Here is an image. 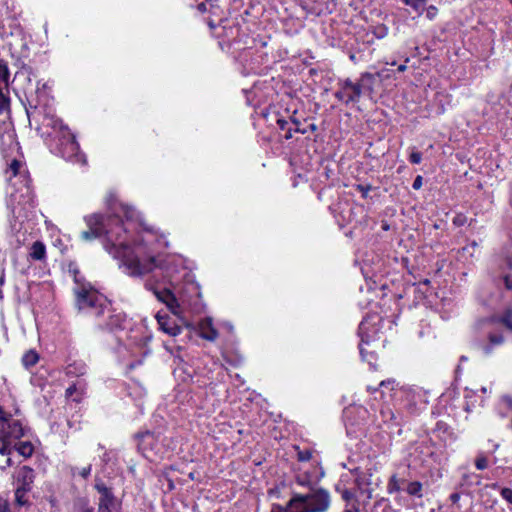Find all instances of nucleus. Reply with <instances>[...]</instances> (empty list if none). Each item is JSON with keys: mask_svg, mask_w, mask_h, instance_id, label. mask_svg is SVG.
Wrapping results in <instances>:
<instances>
[{"mask_svg": "<svg viewBox=\"0 0 512 512\" xmlns=\"http://www.w3.org/2000/svg\"><path fill=\"white\" fill-rule=\"evenodd\" d=\"M84 221L88 229L81 232V239L92 241L106 235L110 243L105 245L106 250L115 258L121 259L126 274L133 277L143 276L158 267L155 257L141 260L134 254L126 237L127 230L118 214L105 218L99 213H94L85 216Z\"/></svg>", "mask_w": 512, "mask_h": 512, "instance_id": "f257e3e1", "label": "nucleus"}, {"mask_svg": "<svg viewBox=\"0 0 512 512\" xmlns=\"http://www.w3.org/2000/svg\"><path fill=\"white\" fill-rule=\"evenodd\" d=\"M23 436V427L19 420L14 419L11 414L6 413L0 407V454L9 456L15 449L25 457H29L33 453V446L29 442H18ZM12 461L7 457L5 465L11 466Z\"/></svg>", "mask_w": 512, "mask_h": 512, "instance_id": "f03ea898", "label": "nucleus"}, {"mask_svg": "<svg viewBox=\"0 0 512 512\" xmlns=\"http://www.w3.org/2000/svg\"><path fill=\"white\" fill-rule=\"evenodd\" d=\"M73 293L75 296V307L81 313H85L96 318L104 317L105 312H110V302L92 285L84 281L79 272L74 270Z\"/></svg>", "mask_w": 512, "mask_h": 512, "instance_id": "7ed1b4c3", "label": "nucleus"}, {"mask_svg": "<svg viewBox=\"0 0 512 512\" xmlns=\"http://www.w3.org/2000/svg\"><path fill=\"white\" fill-rule=\"evenodd\" d=\"M330 506V493L320 487H310L306 494L294 493L288 501L291 512H327Z\"/></svg>", "mask_w": 512, "mask_h": 512, "instance_id": "20e7f679", "label": "nucleus"}, {"mask_svg": "<svg viewBox=\"0 0 512 512\" xmlns=\"http://www.w3.org/2000/svg\"><path fill=\"white\" fill-rule=\"evenodd\" d=\"M373 80L374 76L368 72L361 74L360 80L357 83L347 78L338 83L339 88L334 95L346 105L356 103L359 101L363 89L367 87V83H372Z\"/></svg>", "mask_w": 512, "mask_h": 512, "instance_id": "39448f33", "label": "nucleus"}, {"mask_svg": "<svg viewBox=\"0 0 512 512\" xmlns=\"http://www.w3.org/2000/svg\"><path fill=\"white\" fill-rule=\"evenodd\" d=\"M495 320L494 319H482L477 322V329L486 330L488 333L489 343L482 346L483 352L486 355L492 353L494 346H499L503 344L504 337L501 333L494 331Z\"/></svg>", "mask_w": 512, "mask_h": 512, "instance_id": "423d86ee", "label": "nucleus"}, {"mask_svg": "<svg viewBox=\"0 0 512 512\" xmlns=\"http://www.w3.org/2000/svg\"><path fill=\"white\" fill-rule=\"evenodd\" d=\"M60 130L62 133V139L60 143L62 156L70 159L77 154L79 150V144L67 126L60 123Z\"/></svg>", "mask_w": 512, "mask_h": 512, "instance_id": "0eeeda50", "label": "nucleus"}, {"mask_svg": "<svg viewBox=\"0 0 512 512\" xmlns=\"http://www.w3.org/2000/svg\"><path fill=\"white\" fill-rule=\"evenodd\" d=\"M95 489L100 494L98 512H111V507L114 504V495L111 489L108 488L102 481H96Z\"/></svg>", "mask_w": 512, "mask_h": 512, "instance_id": "6e6552de", "label": "nucleus"}, {"mask_svg": "<svg viewBox=\"0 0 512 512\" xmlns=\"http://www.w3.org/2000/svg\"><path fill=\"white\" fill-rule=\"evenodd\" d=\"M157 444L158 441L155 436L150 432H145L140 436L138 448L146 458L153 460V455H157L159 452Z\"/></svg>", "mask_w": 512, "mask_h": 512, "instance_id": "1a4fd4ad", "label": "nucleus"}, {"mask_svg": "<svg viewBox=\"0 0 512 512\" xmlns=\"http://www.w3.org/2000/svg\"><path fill=\"white\" fill-rule=\"evenodd\" d=\"M9 72L6 64L0 60V114L9 109V98L5 94L8 91Z\"/></svg>", "mask_w": 512, "mask_h": 512, "instance_id": "9d476101", "label": "nucleus"}, {"mask_svg": "<svg viewBox=\"0 0 512 512\" xmlns=\"http://www.w3.org/2000/svg\"><path fill=\"white\" fill-rule=\"evenodd\" d=\"M156 298L162 303L166 304L168 309L175 315L179 313V304L174 294L168 289L158 290L156 288H150Z\"/></svg>", "mask_w": 512, "mask_h": 512, "instance_id": "9b49d317", "label": "nucleus"}, {"mask_svg": "<svg viewBox=\"0 0 512 512\" xmlns=\"http://www.w3.org/2000/svg\"><path fill=\"white\" fill-rule=\"evenodd\" d=\"M34 481V471L28 466L21 467L17 472V486L31 490Z\"/></svg>", "mask_w": 512, "mask_h": 512, "instance_id": "f8f14e48", "label": "nucleus"}, {"mask_svg": "<svg viewBox=\"0 0 512 512\" xmlns=\"http://www.w3.org/2000/svg\"><path fill=\"white\" fill-rule=\"evenodd\" d=\"M200 336L206 340L214 341L218 337V332L214 328L210 318L203 319L199 324Z\"/></svg>", "mask_w": 512, "mask_h": 512, "instance_id": "ddd939ff", "label": "nucleus"}, {"mask_svg": "<svg viewBox=\"0 0 512 512\" xmlns=\"http://www.w3.org/2000/svg\"><path fill=\"white\" fill-rule=\"evenodd\" d=\"M30 257L32 260L42 261L46 257V247L40 242L36 241L31 247Z\"/></svg>", "mask_w": 512, "mask_h": 512, "instance_id": "4468645a", "label": "nucleus"}, {"mask_svg": "<svg viewBox=\"0 0 512 512\" xmlns=\"http://www.w3.org/2000/svg\"><path fill=\"white\" fill-rule=\"evenodd\" d=\"M86 365L83 362H74L69 364L66 368V374L68 376H82L86 373Z\"/></svg>", "mask_w": 512, "mask_h": 512, "instance_id": "2eb2a0df", "label": "nucleus"}, {"mask_svg": "<svg viewBox=\"0 0 512 512\" xmlns=\"http://www.w3.org/2000/svg\"><path fill=\"white\" fill-rule=\"evenodd\" d=\"M38 361L39 355L35 350H28L22 357V364L27 369L36 365Z\"/></svg>", "mask_w": 512, "mask_h": 512, "instance_id": "dca6fc26", "label": "nucleus"}, {"mask_svg": "<svg viewBox=\"0 0 512 512\" xmlns=\"http://www.w3.org/2000/svg\"><path fill=\"white\" fill-rule=\"evenodd\" d=\"M105 314H108V319L104 321V324L107 328L113 329L120 327L121 322L123 321V317L121 314H112V310L110 309V312H105Z\"/></svg>", "mask_w": 512, "mask_h": 512, "instance_id": "f3484780", "label": "nucleus"}, {"mask_svg": "<svg viewBox=\"0 0 512 512\" xmlns=\"http://www.w3.org/2000/svg\"><path fill=\"white\" fill-rule=\"evenodd\" d=\"M30 489H26L24 487L17 486L15 491V502L18 506H24L28 504L27 494Z\"/></svg>", "mask_w": 512, "mask_h": 512, "instance_id": "a211bd4d", "label": "nucleus"}, {"mask_svg": "<svg viewBox=\"0 0 512 512\" xmlns=\"http://www.w3.org/2000/svg\"><path fill=\"white\" fill-rule=\"evenodd\" d=\"M407 6L415 10L418 15H421L425 9L427 0H402Z\"/></svg>", "mask_w": 512, "mask_h": 512, "instance_id": "6ab92c4d", "label": "nucleus"}, {"mask_svg": "<svg viewBox=\"0 0 512 512\" xmlns=\"http://www.w3.org/2000/svg\"><path fill=\"white\" fill-rule=\"evenodd\" d=\"M496 321L500 322L501 324H503L507 329H509L510 331H512V309H508L506 310L503 315H501L499 318L495 319L493 318Z\"/></svg>", "mask_w": 512, "mask_h": 512, "instance_id": "aec40b11", "label": "nucleus"}, {"mask_svg": "<svg viewBox=\"0 0 512 512\" xmlns=\"http://www.w3.org/2000/svg\"><path fill=\"white\" fill-rule=\"evenodd\" d=\"M409 495L422 497V484L418 481L410 482L406 488Z\"/></svg>", "mask_w": 512, "mask_h": 512, "instance_id": "412c9836", "label": "nucleus"}, {"mask_svg": "<svg viewBox=\"0 0 512 512\" xmlns=\"http://www.w3.org/2000/svg\"><path fill=\"white\" fill-rule=\"evenodd\" d=\"M401 489L400 480L396 475H392L387 484V491L389 494L399 492Z\"/></svg>", "mask_w": 512, "mask_h": 512, "instance_id": "4be33fe9", "label": "nucleus"}, {"mask_svg": "<svg viewBox=\"0 0 512 512\" xmlns=\"http://www.w3.org/2000/svg\"><path fill=\"white\" fill-rule=\"evenodd\" d=\"M159 324L161 325L162 329L168 333L169 335L176 336L180 333L181 329L178 326L168 327L163 323L160 318L158 319Z\"/></svg>", "mask_w": 512, "mask_h": 512, "instance_id": "5701e85b", "label": "nucleus"}, {"mask_svg": "<svg viewBox=\"0 0 512 512\" xmlns=\"http://www.w3.org/2000/svg\"><path fill=\"white\" fill-rule=\"evenodd\" d=\"M215 1L216 0H207L206 2H202L198 4L197 9L202 13L209 12L211 8L214 6Z\"/></svg>", "mask_w": 512, "mask_h": 512, "instance_id": "b1692460", "label": "nucleus"}, {"mask_svg": "<svg viewBox=\"0 0 512 512\" xmlns=\"http://www.w3.org/2000/svg\"><path fill=\"white\" fill-rule=\"evenodd\" d=\"M475 466L479 470H484L488 467V460L484 456H480L475 461Z\"/></svg>", "mask_w": 512, "mask_h": 512, "instance_id": "393cba45", "label": "nucleus"}, {"mask_svg": "<svg viewBox=\"0 0 512 512\" xmlns=\"http://www.w3.org/2000/svg\"><path fill=\"white\" fill-rule=\"evenodd\" d=\"M371 189H372L371 185L358 184L356 186V190L361 193L363 198H367L368 197V193L371 191Z\"/></svg>", "mask_w": 512, "mask_h": 512, "instance_id": "a878e982", "label": "nucleus"}, {"mask_svg": "<svg viewBox=\"0 0 512 512\" xmlns=\"http://www.w3.org/2000/svg\"><path fill=\"white\" fill-rule=\"evenodd\" d=\"M409 160L413 164H419L422 160V154L418 151H412L409 156Z\"/></svg>", "mask_w": 512, "mask_h": 512, "instance_id": "bb28decb", "label": "nucleus"}, {"mask_svg": "<svg viewBox=\"0 0 512 512\" xmlns=\"http://www.w3.org/2000/svg\"><path fill=\"white\" fill-rule=\"evenodd\" d=\"M296 483L300 486H309L310 487V480L308 476L306 475H299L296 478Z\"/></svg>", "mask_w": 512, "mask_h": 512, "instance_id": "cd10ccee", "label": "nucleus"}, {"mask_svg": "<svg viewBox=\"0 0 512 512\" xmlns=\"http://www.w3.org/2000/svg\"><path fill=\"white\" fill-rule=\"evenodd\" d=\"M501 496L506 500L508 501L509 503L512 504V489H509V488H503L501 490Z\"/></svg>", "mask_w": 512, "mask_h": 512, "instance_id": "c85d7f7f", "label": "nucleus"}, {"mask_svg": "<svg viewBox=\"0 0 512 512\" xmlns=\"http://www.w3.org/2000/svg\"><path fill=\"white\" fill-rule=\"evenodd\" d=\"M341 496L342 498L346 501V502H350L351 500L354 499L355 495L354 493L351 491V490H348V489H345L341 492Z\"/></svg>", "mask_w": 512, "mask_h": 512, "instance_id": "c756f323", "label": "nucleus"}, {"mask_svg": "<svg viewBox=\"0 0 512 512\" xmlns=\"http://www.w3.org/2000/svg\"><path fill=\"white\" fill-rule=\"evenodd\" d=\"M90 473H91V465H88V466H85V467H83V468H81V469H78V474H79L82 478H84V479L88 478V476L90 475Z\"/></svg>", "mask_w": 512, "mask_h": 512, "instance_id": "7c9ffc66", "label": "nucleus"}, {"mask_svg": "<svg viewBox=\"0 0 512 512\" xmlns=\"http://www.w3.org/2000/svg\"><path fill=\"white\" fill-rule=\"evenodd\" d=\"M271 512H291V508L288 507V504L285 507L279 504H274Z\"/></svg>", "mask_w": 512, "mask_h": 512, "instance_id": "2f4dec72", "label": "nucleus"}, {"mask_svg": "<svg viewBox=\"0 0 512 512\" xmlns=\"http://www.w3.org/2000/svg\"><path fill=\"white\" fill-rule=\"evenodd\" d=\"M121 211L127 219H131L133 217V210L128 208L127 206L120 205Z\"/></svg>", "mask_w": 512, "mask_h": 512, "instance_id": "473e14b6", "label": "nucleus"}, {"mask_svg": "<svg viewBox=\"0 0 512 512\" xmlns=\"http://www.w3.org/2000/svg\"><path fill=\"white\" fill-rule=\"evenodd\" d=\"M422 182H423V178L422 176H417L415 179H414V182L412 184V187L415 189V190H418L422 187Z\"/></svg>", "mask_w": 512, "mask_h": 512, "instance_id": "72a5a7b5", "label": "nucleus"}, {"mask_svg": "<svg viewBox=\"0 0 512 512\" xmlns=\"http://www.w3.org/2000/svg\"><path fill=\"white\" fill-rule=\"evenodd\" d=\"M0 512H9V503L6 499L0 498Z\"/></svg>", "mask_w": 512, "mask_h": 512, "instance_id": "f704fd0d", "label": "nucleus"}, {"mask_svg": "<svg viewBox=\"0 0 512 512\" xmlns=\"http://www.w3.org/2000/svg\"><path fill=\"white\" fill-rule=\"evenodd\" d=\"M504 283L507 289L512 290V274L504 276Z\"/></svg>", "mask_w": 512, "mask_h": 512, "instance_id": "c9c22d12", "label": "nucleus"}, {"mask_svg": "<svg viewBox=\"0 0 512 512\" xmlns=\"http://www.w3.org/2000/svg\"><path fill=\"white\" fill-rule=\"evenodd\" d=\"M436 14H437V8L435 6L428 7L426 15L429 19H433Z\"/></svg>", "mask_w": 512, "mask_h": 512, "instance_id": "e433bc0d", "label": "nucleus"}, {"mask_svg": "<svg viewBox=\"0 0 512 512\" xmlns=\"http://www.w3.org/2000/svg\"><path fill=\"white\" fill-rule=\"evenodd\" d=\"M76 390L77 388L75 384L69 386L65 391L66 397H71L76 392Z\"/></svg>", "mask_w": 512, "mask_h": 512, "instance_id": "4c0bfd02", "label": "nucleus"}, {"mask_svg": "<svg viewBox=\"0 0 512 512\" xmlns=\"http://www.w3.org/2000/svg\"><path fill=\"white\" fill-rule=\"evenodd\" d=\"M311 457V453L309 451L300 452L299 453V460L301 461H307Z\"/></svg>", "mask_w": 512, "mask_h": 512, "instance_id": "58836bf2", "label": "nucleus"}, {"mask_svg": "<svg viewBox=\"0 0 512 512\" xmlns=\"http://www.w3.org/2000/svg\"><path fill=\"white\" fill-rule=\"evenodd\" d=\"M381 413L385 419L389 418L390 420H392L394 418V413L390 409H387L386 411L382 410Z\"/></svg>", "mask_w": 512, "mask_h": 512, "instance_id": "ea45409f", "label": "nucleus"}, {"mask_svg": "<svg viewBox=\"0 0 512 512\" xmlns=\"http://www.w3.org/2000/svg\"><path fill=\"white\" fill-rule=\"evenodd\" d=\"M20 167V162L14 160L11 165H10V168L13 170L14 174L17 173L18 169Z\"/></svg>", "mask_w": 512, "mask_h": 512, "instance_id": "a19ab883", "label": "nucleus"}, {"mask_svg": "<svg viewBox=\"0 0 512 512\" xmlns=\"http://www.w3.org/2000/svg\"><path fill=\"white\" fill-rule=\"evenodd\" d=\"M450 500L453 504H456L458 503V501L460 500V494L459 493H452L450 495Z\"/></svg>", "mask_w": 512, "mask_h": 512, "instance_id": "79ce46f5", "label": "nucleus"}, {"mask_svg": "<svg viewBox=\"0 0 512 512\" xmlns=\"http://www.w3.org/2000/svg\"><path fill=\"white\" fill-rule=\"evenodd\" d=\"M359 350H360L361 356L365 359L367 351H366V349L364 347V340L363 339L361 340V343L359 345Z\"/></svg>", "mask_w": 512, "mask_h": 512, "instance_id": "37998d69", "label": "nucleus"}, {"mask_svg": "<svg viewBox=\"0 0 512 512\" xmlns=\"http://www.w3.org/2000/svg\"><path fill=\"white\" fill-rule=\"evenodd\" d=\"M277 124H278L280 129L285 130L288 122L286 120H284V119H278L277 120Z\"/></svg>", "mask_w": 512, "mask_h": 512, "instance_id": "c03bdc74", "label": "nucleus"}, {"mask_svg": "<svg viewBox=\"0 0 512 512\" xmlns=\"http://www.w3.org/2000/svg\"><path fill=\"white\" fill-rule=\"evenodd\" d=\"M454 223L457 224V225H462L464 223V218L462 216H457L454 219Z\"/></svg>", "mask_w": 512, "mask_h": 512, "instance_id": "a18cd8bd", "label": "nucleus"}, {"mask_svg": "<svg viewBox=\"0 0 512 512\" xmlns=\"http://www.w3.org/2000/svg\"><path fill=\"white\" fill-rule=\"evenodd\" d=\"M344 512H359V508L353 505L351 508H346Z\"/></svg>", "mask_w": 512, "mask_h": 512, "instance_id": "49530a36", "label": "nucleus"}, {"mask_svg": "<svg viewBox=\"0 0 512 512\" xmlns=\"http://www.w3.org/2000/svg\"><path fill=\"white\" fill-rule=\"evenodd\" d=\"M393 383H394V381H392V380H388V381H384V380H382V381L379 383V386L384 387V386H387V385H390V384H393Z\"/></svg>", "mask_w": 512, "mask_h": 512, "instance_id": "de8ad7c7", "label": "nucleus"}, {"mask_svg": "<svg viewBox=\"0 0 512 512\" xmlns=\"http://www.w3.org/2000/svg\"><path fill=\"white\" fill-rule=\"evenodd\" d=\"M208 26L211 30L215 29L216 25L213 20L208 21Z\"/></svg>", "mask_w": 512, "mask_h": 512, "instance_id": "09e8293b", "label": "nucleus"}, {"mask_svg": "<svg viewBox=\"0 0 512 512\" xmlns=\"http://www.w3.org/2000/svg\"><path fill=\"white\" fill-rule=\"evenodd\" d=\"M295 131H296V132H299V133H301V134H305V133H306V130L301 129L300 125L296 126Z\"/></svg>", "mask_w": 512, "mask_h": 512, "instance_id": "8fccbe9b", "label": "nucleus"}, {"mask_svg": "<svg viewBox=\"0 0 512 512\" xmlns=\"http://www.w3.org/2000/svg\"><path fill=\"white\" fill-rule=\"evenodd\" d=\"M406 68H407V67H406V65H405V64H402V65H400V66L398 67V69H397V70H398L399 72H404V71L406 70Z\"/></svg>", "mask_w": 512, "mask_h": 512, "instance_id": "3c124183", "label": "nucleus"}, {"mask_svg": "<svg viewBox=\"0 0 512 512\" xmlns=\"http://www.w3.org/2000/svg\"><path fill=\"white\" fill-rule=\"evenodd\" d=\"M291 120H292V122H293V124H294L295 126L300 125V121H299V120H297L296 118H292Z\"/></svg>", "mask_w": 512, "mask_h": 512, "instance_id": "603ef678", "label": "nucleus"}, {"mask_svg": "<svg viewBox=\"0 0 512 512\" xmlns=\"http://www.w3.org/2000/svg\"><path fill=\"white\" fill-rule=\"evenodd\" d=\"M291 137H292L291 130H290V129H288L287 134L285 135V138H286V139H290Z\"/></svg>", "mask_w": 512, "mask_h": 512, "instance_id": "864d4df0", "label": "nucleus"}, {"mask_svg": "<svg viewBox=\"0 0 512 512\" xmlns=\"http://www.w3.org/2000/svg\"><path fill=\"white\" fill-rule=\"evenodd\" d=\"M508 265L512 269V258L508 260Z\"/></svg>", "mask_w": 512, "mask_h": 512, "instance_id": "5fc2aeb1", "label": "nucleus"}, {"mask_svg": "<svg viewBox=\"0 0 512 512\" xmlns=\"http://www.w3.org/2000/svg\"><path fill=\"white\" fill-rule=\"evenodd\" d=\"M311 130H316V126L314 124L310 125Z\"/></svg>", "mask_w": 512, "mask_h": 512, "instance_id": "6e6d98bb", "label": "nucleus"}, {"mask_svg": "<svg viewBox=\"0 0 512 512\" xmlns=\"http://www.w3.org/2000/svg\"><path fill=\"white\" fill-rule=\"evenodd\" d=\"M369 391H375L376 389H372L370 386L367 387Z\"/></svg>", "mask_w": 512, "mask_h": 512, "instance_id": "4d7b16f0", "label": "nucleus"}, {"mask_svg": "<svg viewBox=\"0 0 512 512\" xmlns=\"http://www.w3.org/2000/svg\"><path fill=\"white\" fill-rule=\"evenodd\" d=\"M85 512H91V510L87 509Z\"/></svg>", "mask_w": 512, "mask_h": 512, "instance_id": "13d9d810", "label": "nucleus"}]
</instances>
